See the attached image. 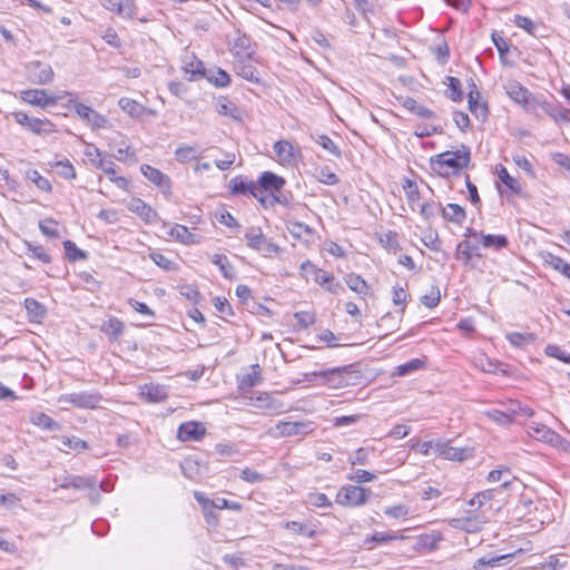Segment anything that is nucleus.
Returning a JSON list of instances; mask_svg holds the SVG:
<instances>
[{"label":"nucleus","instance_id":"f257e3e1","mask_svg":"<svg viewBox=\"0 0 570 570\" xmlns=\"http://www.w3.org/2000/svg\"><path fill=\"white\" fill-rule=\"evenodd\" d=\"M470 161L471 151L464 145L460 149L446 150L430 159L432 170L442 177L458 175L462 169L469 167Z\"/></svg>","mask_w":570,"mask_h":570},{"label":"nucleus","instance_id":"f03ea898","mask_svg":"<svg viewBox=\"0 0 570 570\" xmlns=\"http://www.w3.org/2000/svg\"><path fill=\"white\" fill-rule=\"evenodd\" d=\"M312 376H320L321 385L335 390L356 386L362 381L361 372L353 364L313 372Z\"/></svg>","mask_w":570,"mask_h":570},{"label":"nucleus","instance_id":"7ed1b4c3","mask_svg":"<svg viewBox=\"0 0 570 570\" xmlns=\"http://www.w3.org/2000/svg\"><path fill=\"white\" fill-rule=\"evenodd\" d=\"M371 495V489L348 484L340 489L335 502L342 507L358 508L364 505Z\"/></svg>","mask_w":570,"mask_h":570},{"label":"nucleus","instance_id":"20e7f679","mask_svg":"<svg viewBox=\"0 0 570 570\" xmlns=\"http://www.w3.org/2000/svg\"><path fill=\"white\" fill-rule=\"evenodd\" d=\"M246 244L249 248L263 252L265 257H272L281 252L278 245L268 242L261 227L252 226L245 232Z\"/></svg>","mask_w":570,"mask_h":570},{"label":"nucleus","instance_id":"39448f33","mask_svg":"<svg viewBox=\"0 0 570 570\" xmlns=\"http://www.w3.org/2000/svg\"><path fill=\"white\" fill-rule=\"evenodd\" d=\"M507 94L515 104L522 106L527 112L537 114L541 100L521 83L515 81L508 83Z\"/></svg>","mask_w":570,"mask_h":570},{"label":"nucleus","instance_id":"423d86ee","mask_svg":"<svg viewBox=\"0 0 570 570\" xmlns=\"http://www.w3.org/2000/svg\"><path fill=\"white\" fill-rule=\"evenodd\" d=\"M16 122L36 135H50L56 131V126L48 118L30 117L23 111L12 114Z\"/></svg>","mask_w":570,"mask_h":570},{"label":"nucleus","instance_id":"0eeeda50","mask_svg":"<svg viewBox=\"0 0 570 570\" xmlns=\"http://www.w3.org/2000/svg\"><path fill=\"white\" fill-rule=\"evenodd\" d=\"M102 396L98 392H72L66 393L59 396V403H68L79 409H97L99 407V403L101 402Z\"/></svg>","mask_w":570,"mask_h":570},{"label":"nucleus","instance_id":"6e6552de","mask_svg":"<svg viewBox=\"0 0 570 570\" xmlns=\"http://www.w3.org/2000/svg\"><path fill=\"white\" fill-rule=\"evenodd\" d=\"M273 150L276 161L282 166L293 167L301 158L299 147L293 145L287 139L276 141L273 146Z\"/></svg>","mask_w":570,"mask_h":570},{"label":"nucleus","instance_id":"1a4fd4ad","mask_svg":"<svg viewBox=\"0 0 570 570\" xmlns=\"http://www.w3.org/2000/svg\"><path fill=\"white\" fill-rule=\"evenodd\" d=\"M435 454L445 460L464 461L473 455V449L466 446H453L450 441H436Z\"/></svg>","mask_w":570,"mask_h":570},{"label":"nucleus","instance_id":"9d476101","mask_svg":"<svg viewBox=\"0 0 570 570\" xmlns=\"http://www.w3.org/2000/svg\"><path fill=\"white\" fill-rule=\"evenodd\" d=\"M53 70L49 63L31 61L27 66V77L36 85H48L53 79Z\"/></svg>","mask_w":570,"mask_h":570},{"label":"nucleus","instance_id":"9b49d317","mask_svg":"<svg viewBox=\"0 0 570 570\" xmlns=\"http://www.w3.org/2000/svg\"><path fill=\"white\" fill-rule=\"evenodd\" d=\"M276 432L274 435L276 436H296V435H307L313 431L312 422H278L274 429Z\"/></svg>","mask_w":570,"mask_h":570},{"label":"nucleus","instance_id":"f8f14e48","mask_svg":"<svg viewBox=\"0 0 570 570\" xmlns=\"http://www.w3.org/2000/svg\"><path fill=\"white\" fill-rule=\"evenodd\" d=\"M20 98L32 106L40 107L42 109L48 106H53L57 104L58 98L55 96H49L43 89H27L20 92Z\"/></svg>","mask_w":570,"mask_h":570},{"label":"nucleus","instance_id":"ddd939ff","mask_svg":"<svg viewBox=\"0 0 570 570\" xmlns=\"http://www.w3.org/2000/svg\"><path fill=\"white\" fill-rule=\"evenodd\" d=\"M73 109L83 121L95 129L105 128L108 124V119L104 115L85 104L75 102Z\"/></svg>","mask_w":570,"mask_h":570},{"label":"nucleus","instance_id":"4468645a","mask_svg":"<svg viewBox=\"0 0 570 570\" xmlns=\"http://www.w3.org/2000/svg\"><path fill=\"white\" fill-rule=\"evenodd\" d=\"M485 523V519L480 514H471L461 518H453L449 521V524L454 529L463 530L468 533H475L482 529Z\"/></svg>","mask_w":570,"mask_h":570},{"label":"nucleus","instance_id":"2eb2a0df","mask_svg":"<svg viewBox=\"0 0 570 570\" xmlns=\"http://www.w3.org/2000/svg\"><path fill=\"white\" fill-rule=\"evenodd\" d=\"M141 174L154 185H156L164 194L169 195L171 189V183L170 178L161 173L159 169L150 166V165H142Z\"/></svg>","mask_w":570,"mask_h":570},{"label":"nucleus","instance_id":"dca6fc26","mask_svg":"<svg viewBox=\"0 0 570 570\" xmlns=\"http://www.w3.org/2000/svg\"><path fill=\"white\" fill-rule=\"evenodd\" d=\"M206 434V428L200 422L189 421L181 423L177 436L180 441H199Z\"/></svg>","mask_w":570,"mask_h":570},{"label":"nucleus","instance_id":"f3484780","mask_svg":"<svg viewBox=\"0 0 570 570\" xmlns=\"http://www.w3.org/2000/svg\"><path fill=\"white\" fill-rule=\"evenodd\" d=\"M128 209L148 224L155 223L159 218L157 212L140 198H132L128 203Z\"/></svg>","mask_w":570,"mask_h":570},{"label":"nucleus","instance_id":"a211bd4d","mask_svg":"<svg viewBox=\"0 0 570 570\" xmlns=\"http://www.w3.org/2000/svg\"><path fill=\"white\" fill-rule=\"evenodd\" d=\"M257 184L265 188L267 191H271L274 199L279 202L278 198L274 195V193L281 191V189L285 186L286 181L283 177L272 171H264L259 176Z\"/></svg>","mask_w":570,"mask_h":570},{"label":"nucleus","instance_id":"6ab92c4d","mask_svg":"<svg viewBox=\"0 0 570 570\" xmlns=\"http://www.w3.org/2000/svg\"><path fill=\"white\" fill-rule=\"evenodd\" d=\"M102 6L122 18H132L135 14L134 0H102Z\"/></svg>","mask_w":570,"mask_h":570},{"label":"nucleus","instance_id":"aec40b11","mask_svg":"<svg viewBox=\"0 0 570 570\" xmlns=\"http://www.w3.org/2000/svg\"><path fill=\"white\" fill-rule=\"evenodd\" d=\"M250 400L252 405L257 406L262 410H267L277 414L285 412L284 404L281 401L274 399L268 393H261L255 399L250 397Z\"/></svg>","mask_w":570,"mask_h":570},{"label":"nucleus","instance_id":"412c9836","mask_svg":"<svg viewBox=\"0 0 570 570\" xmlns=\"http://www.w3.org/2000/svg\"><path fill=\"white\" fill-rule=\"evenodd\" d=\"M404 539H407V537L404 535L403 533L399 532V531L375 532L372 535L367 537L363 541V547L366 550H372L374 544H382V543H387L390 541L404 540Z\"/></svg>","mask_w":570,"mask_h":570},{"label":"nucleus","instance_id":"4be33fe9","mask_svg":"<svg viewBox=\"0 0 570 570\" xmlns=\"http://www.w3.org/2000/svg\"><path fill=\"white\" fill-rule=\"evenodd\" d=\"M539 108H541L556 122H570V109L568 108L560 105H553L547 100H541Z\"/></svg>","mask_w":570,"mask_h":570},{"label":"nucleus","instance_id":"5701e85b","mask_svg":"<svg viewBox=\"0 0 570 570\" xmlns=\"http://www.w3.org/2000/svg\"><path fill=\"white\" fill-rule=\"evenodd\" d=\"M97 484V480L90 476H80V475H67L63 478L62 482L59 483V487L62 489H94Z\"/></svg>","mask_w":570,"mask_h":570},{"label":"nucleus","instance_id":"b1692460","mask_svg":"<svg viewBox=\"0 0 570 570\" xmlns=\"http://www.w3.org/2000/svg\"><path fill=\"white\" fill-rule=\"evenodd\" d=\"M194 498L198 502V504L203 509L204 518L206 522L210 525H216L218 523V515L214 511L216 508L214 507V501L208 499L203 492L195 491Z\"/></svg>","mask_w":570,"mask_h":570},{"label":"nucleus","instance_id":"393cba45","mask_svg":"<svg viewBox=\"0 0 570 570\" xmlns=\"http://www.w3.org/2000/svg\"><path fill=\"white\" fill-rule=\"evenodd\" d=\"M216 111L222 115L229 117L234 120H242L243 110L238 108L233 101H230L227 97L220 96L215 104Z\"/></svg>","mask_w":570,"mask_h":570},{"label":"nucleus","instance_id":"a878e982","mask_svg":"<svg viewBox=\"0 0 570 570\" xmlns=\"http://www.w3.org/2000/svg\"><path fill=\"white\" fill-rule=\"evenodd\" d=\"M440 209L443 219L455 225L461 226L466 218L465 209L459 204L451 203L444 207L440 206Z\"/></svg>","mask_w":570,"mask_h":570},{"label":"nucleus","instance_id":"bb28decb","mask_svg":"<svg viewBox=\"0 0 570 570\" xmlns=\"http://www.w3.org/2000/svg\"><path fill=\"white\" fill-rule=\"evenodd\" d=\"M96 168L101 169L105 174L108 175L109 179L116 184V186L120 189H126L128 186V180L122 176H117L115 170V164L111 160L98 159L96 164Z\"/></svg>","mask_w":570,"mask_h":570},{"label":"nucleus","instance_id":"cd10ccee","mask_svg":"<svg viewBox=\"0 0 570 570\" xmlns=\"http://www.w3.org/2000/svg\"><path fill=\"white\" fill-rule=\"evenodd\" d=\"M169 236L184 245H194L199 243L197 235L190 233L186 226L179 224H176L170 228Z\"/></svg>","mask_w":570,"mask_h":570},{"label":"nucleus","instance_id":"c85d7f7f","mask_svg":"<svg viewBox=\"0 0 570 570\" xmlns=\"http://www.w3.org/2000/svg\"><path fill=\"white\" fill-rule=\"evenodd\" d=\"M512 559V554H500V556H483L479 558L474 563V569H482L485 567L497 568L508 564Z\"/></svg>","mask_w":570,"mask_h":570},{"label":"nucleus","instance_id":"c756f323","mask_svg":"<svg viewBox=\"0 0 570 570\" xmlns=\"http://www.w3.org/2000/svg\"><path fill=\"white\" fill-rule=\"evenodd\" d=\"M345 283L361 298H365L370 294V287L365 279L357 274L351 273L345 276Z\"/></svg>","mask_w":570,"mask_h":570},{"label":"nucleus","instance_id":"7c9ffc66","mask_svg":"<svg viewBox=\"0 0 570 570\" xmlns=\"http://www.w3.org/2000/svg\"><path fill=\"white\" fill-rule=\"evenodd\" d=\"M124 323L117 317H110L100 327V331L105 333L111 341H118L120 335L124 333Z\"/></svg>","mask_w":570,"mask_h":570},{"label":"nucleus","instance_id":"2f4dec72","mask_svg":"<svg viewBox=\"0 0 570 570\" xmlns=\"http://www.w3.org/2000/svg\"><path fill=\"white\" fill-rule=\"evenodd\" d=\"M532 438L543 441L546 443H553L558 435L552 430L543 424H537L534 426H529L528 432Z\"/></svg>","mask_w":570,"mask_h":570},{"label":"nucleus","instance_id":"473e14b6","mask_svg":"<svg viewBox=\"0 0 570 570\" xmlns=\"http://www.w3.org/2000/svg\"><path fill=\"white\" fill-rule=\"evenodd\" d=\"M497 173L499 179L509 188L512 194L519 195L521 193L522 188L520 181L512 177L504 166L499 165L497 167Z\"/></svg>","mask_w":570,"mask_h":570},{"label":"nucleus","instance_id":"72a5a7b5","mask_svg":"<svg viewBox=\"0 0 570 570\" xmlns=\"http://www.w3.org/2000/svg\"><path fill=\"white\" fill-rule=\"evenodd\" d=\"M546 264L551 266L554 271L560 272L570 279V264L563 261L561 257L551 253H544L542 255Z\"/></svg>","mask_w":570,"mask_h":570},{"label":"nucleus","instance_id":"f704fd0d","mask_svg":"<svg viewBox=\"0 0 570 570\" xmlns=\"http://www.w3.org/2000/svg\"><path fill=\"white\" fill-rule=\"evenodd\" d=\"M495 489H490L476 493L472 499L469 500L468 504L471 508L468 513H473L480 510L487 502L491 501L495 494Z\"/></svg>","mask_w":570,"mask_h":570},{"label":"nucleus","instance_id":"c9c22d12","mask_svg":"<svg viewBox=\"0 0 570 570\" xmlns=\"http://www.w3.org/2000/svg\"><path fill=\"white\" fill-rule=\"evenodd\" d=\"M32 424L47 430V431H60V423L52 420L49 415L45 413H33L30 417Z\"/></svg>","mask_w":570,"mask_h":570},{"label":"nucleus","instance_id":"e433bc0d","mask_svg":"<svg viewBox=\"0 0 570 570\" xmlns=\"http://www.w3.org/2000/svg\"><path fill=\"white\" fill-rule=\"evenodd\" d=\"M445 83L448 85V97L454 102H461L464 98L462 85L459 78L448 76L445 78Z\"/></svg>","mask_w":570,"mask_h":570},{"label":"nucleus","instance_id":"4c0bfd02","mask_svg":"<svg viewBox=\"0 0 570 570\" xmlns=\"http://www.w3.org/2000/svg\"><path fill=\"white\" fill-rule=\"evenodd\" d=\"M403 106L409 110L411 111L412 114L421 117V118H426V119H430V118H433L435 117V114L429 109L428 107L419 104L414 98H406L404 100V104Z\"/></svg>","mask_w":570,"mask_h":570},{"label":"nucleus","instance_id":"58836bf2","mask_svg":"<svg viewBox=\"0 0 570 570\" xmlns=\"http://www.w3.org/2000/svg\"><path fill=\"white\" fill-rule=\"evenodd\" d=\"M254 185V181L247 180L243 176H236L229 183L232 193L234 195H249Z\"/></svg>","mask_w":570,"mask_h":570},{"label":"nucleus","instance_id":"ea45409f","mask_svg":"<svg viewBox=\"0 0 570 570\" xmlns=\"http://www.w3.org/2000/svg\"><path fill=\"white\" fill-rule=\"evenodd\" d=\"M49 165L65 179H75L77 176L75 167L68 159L50 161Z\"/></svg>","mask_w":570,"mask_h":570},{"label":"nucleus","instance_id":"a19ab883","mask_svg":"<svg viewBox=\"0 0 570 570\" xmlns=\"http://www.w3.org/2000/svg\"><path fill=\"white\" fill-rule=\"evenodd\" d=\"M212 263L219 267V271L222 272L225 278L232 281L236 277L234 267L229 263L227 256L222 254H215L212 257Z\"/></svg>","mask_w":570,"mask_h":570},{"label":"nucleus","instance_id":"79ce46f5","mask_svg":"<svg viewBox=\"0 0 570 570\" xmlns=\"http://www.w3.org/2000/svg\"><path fill=\"white\" fill-rule=\"evenodd\" d=\"M118 106L130 117L138 118L144 114V107L134 99L122 97L118 101Z\"/></svg>","mask_w":570,"mask_h":570},{"label":"nucleus","instance_id":"37998d69","mask_svg":"<svg viewBox=\"0 0 570 570\" xmlns=\"http://www.w3.org/2000/svg\"><path fill=\"white\" fill-rule=\"evenodd\" d=\"M481 94L479 90H469L468 92V104L470 111L479 118L478 108H481L482 117L485 118L488 114V106L485 104L479 102Z\"/></svg>","mask_w":570,"mask_h":570},{"label":"nucleus","instance_id":"c03bdc74","mask_svg":"<svg viewBox=\"0 0 570 570\" xmlns=\"http://www.w3.org/2000/svg\"><path fill=\"white\" fill-rule=\"evenodd\" d=\"M307 268L314 272V281L322 286L327 285L328 283L334 281V276L327 273L326 271L316 268L309 262L302 263L301 269L306 271Z\"/></svg>","mask_w":570,"mask_h":570},{"label":"nucleus","instance_id":"a18cd8bd","mask_svg":"<svg viewBox=\"0 0 570 570\" xmlns=\"http://www.w3.org/2000/svg\"><path fill=\"white\" fill-rule=\"evenodd\" d=\"M476 249L478 247L474 246L469 240H462L461 243L458 244L456 256L459 259H462L464 264L468 265L471 262Z\"/></svg>","mask_w":570,"mask_h":570},{"label":"nucleus","instance_id":"49530a36","mask_svg":"<svg viewBox=\"0 0 570 570\" xmlns=\"http://www.w3.org/2000/svg\"><path fill=\"white\" fill-rule=\"evenodd\" d=\"M505 337L515 347H524L534 341V335L531 333L512 332L508 333Z\"/></svg>","mask_w":570,"mask_h":570},{"label":"nucleus","instance_id":"de8ad7c7","mask_svg":"<svg viewBox=\"0 0 570 570\" xmlns=\"http://www.w3.org/2000/svg\"><path fill=\"white\" fill-rule=\"evenodd\" d=\"M24 307L33 320H40L46 315L45 306L37 299L28 297L24 299Z\"/></svg>","mask_w":570,"mask_h":570},{"label":"nucleus","instance_id":"09e8293b","mask_svg":"<svg viewBox=\"0 0 570 570\" xmlns=\"http://www.w3.org/2000/svg\"><path fill=\"white\" fill-rule=\"evenodd\" d=\"M482 245L484 247H493L495 249H501L507 247L509 242L504 235H491V234H481Z\"/></svg>","mask_w":570,"mask_h":570},{"label":"nucleus","instance_id":"8fccbe9b","mask_svg":"<svg viewBox=\"0 0 570 570\" xmlns=\"http://www.w3.org/2000/svg\"><path fill=\"white\" fill-rule=\"evenodd\" d=\"M27 178L32 181L40 190H43V191H51L52 189V186L50 184V181L41 176V174L36 170V169H30L27 171L26 174Z\"/></svg>","mask_w":570,"mask_h":570},{"label":"nucleus","instance_id":"3c124183","mask_svg":"<svg viewBox=\"0 0 570 570\" xmlns=\"http://www.w3.org/2000/svg\"><path fill=\"white\" fill-rule=\"evenodd\" d=\"M175 156L179 163H188L197 158V148L189 145H181L175 150Z\"/></svg>","mask_w":570,"mask_h":570},{"label":"nucleus","instance_id":"603ef678","mask_svg":"<svg viewBox=\"0 0 570 570\" xmlns=\"http://www.w3.org/2000/svg\"><path fill=\"white\" fill-rule=\"evenodd\" d=\"M205 77L207 78V80L209 82L214 83L216 87H219V88L226 87L230 82L229 75L220 68H218L215 71H210V73H206Z\"/></svg>","mask_w":570,"mask_h":570},{"label":"nucleus","instance_id":"864d4df0","mask_svg":"<svg viewBox=\"0 0 570 570\" xmlns=\"http://www.w3.org/2000/svg\"><path fill=\"white\" fill-rule=\"evenodd\" d=\"M262 381L259 366L256 364L253 366V371L243 376L239 387L242 390L252 389L259 384Z\"/></svg>","mask_w":570,"mask_h":570},{"label":"nucleus","instance_id":"5fc2aeb1","mask_svg":"<svg viewBox=\"0 0 570 570\" xmlns=\"http://www.w3.org/2000/svg\"><path fill=\"white\" fill-rule=\"evenodd\" d=\"M425 362L420 358H413L396 367L395 373L400 376H405L412 372L419 371L424 367Z\"/></svg>","mask_w":570,"mask_h":570},{"label":"nucleus","instance_id":"6e6d98bb","mask_svg":"<svg viewBox=\"0 0 570 570\" xmlns=\"http://www.w3.org/2000/svg\"><path fill=\"white\" fill-rule=\"evenodd\" d=\"M66 256L70 262H76L87 258V253L78 248L77 245L71 240L63 242Z\"/></svg>","mask_w":570,"mask_h":570},{"label":"nucleus","instance_id":"4d7b16f0","mask_svg":"<svg viewBox=\"0 0 570 570\" xmlns=\"http://www.w3.org/2000/svg\"><path fill=\"white\" fill-rule=\"evenodd\" d=\"M403 189L406 194L407 202L411 207L420 200V191L416 183L411 179H404Z\"/></svg>","mask_w":570,"mask_h":570},{"label":"nucleus","instance_id":"13d9d810","mask_svg":"<svg viewBox=\"0 0 570 570\" xmlns=\"http://www.w3.org/2000/svg\"><path fill=\"white\" fill-rule=\"evenodd\" d=\"M316 142L321 145L325 150L331 153L334 157L341 158L342 153L338 146L326 135H320Z\"/></svg>","mask_w":570,"mask_h":570},{"label":"nucleus","instance_id":"bf43d9fd","mask_svg":"<svg viewBox=\"0 0 570 570\" xmlns=\"http://www.w3.org/2000/svg\"><path fill=\"white\" fill-rule=\"evenodd\" d=\"M513 22L517 27L524 29L529 35L537 36L539 27L530 18L517 14L514 16Z\"/></svg>","mask_w":570,"mask_h":570},{"label":"nucleus","instance_id":"052dcab7","mask_svg":"<svg viewBox=\"0 0 570 570\" xmlns=\"http://www.w3.org/2000/svg\"><path fill=\"white\" fill-rule=\"evenodd\" d=\"M185 72L190 73V77L188 78L189 81H193L196 76L205 77L207 73L203 61L197 59H194L185 67Z\"/></svg>","mask_w":570,"mask_h":570},{"label":"nucleus","instance_id":"680f3d73","mask_svg":"<svg viewBox=\"0 0 570 570\" xmlns=\"http://www.w3.org/2000/svg\"><path fill=\"white\" fill-rule=\"evenodd\" d=\"M485 414L489 419L501 425H508L513 422L510 417V414H508L505 410L492 409L489 410Z\"/></svg>","mask_w":570,"mask_h":570},{"label":"nucleus","instance_id":"e2e57ef3","mask_svg":"<svg viewBox=\"0 0 570 570\" xmlns=\"http://www.w3.org/2000/svg\"><path fill=\"white\" fill-rule=\"evenodd\" d=\"M414 546L415 550H419L421 548H428L429 550H434L438 548V541L440 539L435 538L432 534H423L417 537Z\"/></svg>","mask_w":570,"mask_h":570},{"label":"nucleus","instance_id":"0e129e2a","mask_svg":"<svg viewBox=\"0 0 570 570\" xmlns=\"http://www.w3.org/2000/svg\"><path fill=\"white\" fill-rule=\"evenodd\" d=\"M567 567V561H562L558 556H549L540 563L541 570H558Z\"/></svg>","mask_w":570,"mask_h":570},{"label":"nucleus","instance_id":"69168bd1","mask_svg":"<svg viewBox=\"0 0 570 570\" xmlns=\"http://www.w3.org/2000/svg\"><path fill=\"white\" fill-rule=\"evenodd\" d=\"M440 206L441 204L432 203H423L420 207V214L425 220L433 219L439 213H441Z\"/></svg>","mask_w":570,"mask_h":570},{"label":"nucleus","instance_id":"338daca9","mask_svg":"<svg viewBox=\"0 0 570 570\" xmlns=\"http://www.w3.org/2000/svg\"><path fill=\"white\" fill-rule=\"evenodd\" d=\"M149 257L157 266H159L164 271L169 272L173 271L175 267V263L165 255H163L161 253L153 252L149 254Z\"/></svg>","mask_w":570,"mask_h":570},{"label":"nucleus","instance_id":"774afa93","mask_svg":"<svg viewBox=\"0 0 570 570\" xmlns=\"http://www.w3.org/2000/svg\"><path fill=\"white\" fill-rule=\"evenodd\" d=\"M287 230L296 238H301L303 235H309L312 233V228L309 226L299 222H289L287 224Z\"/></svg>","mask_w":570,"mask_h":570}]
</instances>
